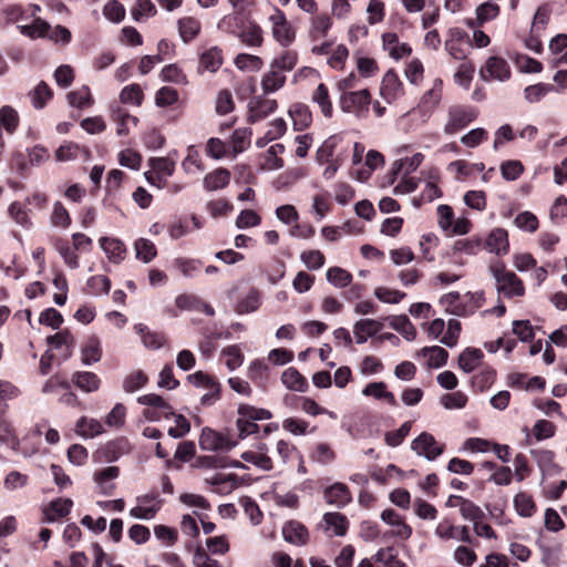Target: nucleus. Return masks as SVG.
<instances>
[{
	"label": "nucleus",
	"instance_id": "nucleus-1",
	"mask_svg": "<svg viewBox=\"0 0 567 567\" xmlns=\"http://www.w3.org/2000/svg\"><path fill=\"white\" fill-rule=\"evenodd\" d=\"M489 274L495 280V288L498 296L512 299L525 295V286L515 272L507 270L503 262L489 265Z\"/></svg>",
	"mask_w": 567,
	"mask_h": 567
},
{
	"label": "nucleus",
	"instance_id": "nucleus-2",
	"mask_svg": "<svg viewBox=\"0 0 567 567\" xmlns=\"http://www.w3.org/2000/svg\"><path fill=\"white\" fill-rule=\"evenodd\" d=\"M238 21L237 16H225L218 23L220 30L235 34L243 43L248 47H261L264 43V31L255 21L243 23L238 30L233 29V24Z\"/></svg>",
	"mask_w": 567,
	"mask_h": 567
},
{
	"label": "nucleus",
	"instance_id": "nucleus-3",
	"mask_svg": "<svg viewBox=\"0 0 567 567\" xmlns=\"http://www.w3.org/2000/svg\"><path fill=\"white\" fill-rule=\"evenodd\" d=\"M371 94L367 89L355 92H342L339 105L342 112L353 114L358 118H365L369 114Z\"/></svg>",
	"mask_w": 567,
	"mask_h": 567
},
{
	"label": "nucleus",
	"instance_id": "nucleus-4",
	"mask_svg": "<svg viewBox=\"0 0 567 567\" xmlns=\"http://www.w3.org/2000/svg\"><path fill=\"white\" fill-rule=\"evenodd\" d=\"M478 116L475 107L470 105H452L447 110V120L443 131L447 135H453L466 127Z\"/></svg>",
	"mask_w": 567,
	"mask_h": 567
},
{
	"label": "nucleus",
	"instance_id": "nucleus-5",
	"mask_svg": "<svg viewBox=\"0 0 567 567\" xmlns=\"http://www.w3.org/2000/svg\"><path fill=\"white\" fill-rule=\"evenodd\" d=\"M268 20L274 40L280 47L288 48L295 41L296 31L287 20L285 13L275 8Z\"/></svg>",
	"mask_w": 567,
	"mask_h": 567
},
{
	"label": "nucleus",
	"instance_id": "nucleus-6",
	"mask_svg": "<svg viewBox=\"0 0 567 567\" xmlns=\"http://www.w3.org/2000/svg\"><path fill=\"white\" fill-rule=\"evenodd\" d=\"M137 402L148 405L152 409L144 411V416L150 421H159L161 419H169L174 415L173 408L158 394L150 393L137 398Z\"/></svg>",
	"mask_w": 567,
	"mask_h": 567
},
{
	"label": "nucleus",
	"instance_id": "nucleus-7",
	"mask_svg": "<svg viewBox=\"0 0 567 567\" xmlns=\"http://www.w3.org/2000/svg\"><path fill=\"white\" fill-rule=\"evenodd\" d=\"M435 536L444 542L454 539L456 542L472 544L473 538L470 534V529L464 525H453L449 519L441 520L435 529Z\"/></svg>",
	"mask_w": 567,
	"mask_h": 567
},
{
	"label": "nucleus",
	"instance_id": "nucleus-8",
	"mask_svg": "<svg viewBox=\"0 0 567 567\" xmlns=\"http://www.w3.org/2000/svg\"><path fill=\"white\" fill-rule=\"evenodd\" d=\"M411 449L417 455L433 461L443 453L444 445L439 443L432 434L423 432L412 441Z\"/></svg>",
	"mask_w": 567,
	"mask_h": 567
},
{
	"label": "nucleus",
	"instance_id": "nucleus-9",
	"mask_svg": "<svg viewBox=\"0 0 567 567\" xmlns=\"http://www.w3.org/2000/svg\"><path fill=\"white\" fill-rule=\"evenodd\" d=\"M135 501L136 506L130 509V515L137 519L150 520L161 508V501L154 493L140 495Z\"/></svg>",
	"mask_w": 567,
	"mask_h": 567
},
{
	"label": "nucleus",
	"instance_id": "nucleus-10",
	"mask_svg": "<svg viewBox=\"0 0 567 567\" xmlns=\"http://www.w3.org/2000/svg\"><path fill=\"white\" fill-rule=\"evenodd\" d=\"M480 75L484 81H507L511 78V68L501 56H489L485 65L481 68Z\"/></svg>",
	"mask_w": 567,
	"mask_h": 567
},
{
	"label": "nucleus",
	"instance_id": "nucleus-11",
	"mask_svg": "<svg viewBox=\"0 0 567 567\" xmlns=\"http://www.w3.org/2000/svg\"><path fill=\"white\" fill-rule=\"evenodd\" d=\"M199 446L204 451H229L236 446V442L209 427H205L199 436Z\"/></svg>",
	"mask_w": 567,
	"mask_h": 567
},
{
	"label": "nucleus",
	"instance_id": "nucleus-12",
	"mask_svg": "<svg viewBox=\"0 0 567 567\" xmlns=\"http://www.w3.org/2000/svg\"><path fill=\"white\" fill-rule=\"evenodd\" d=\"M381 519L391 527L390 535L400 539H409L412 535V527L408 525L403 517L392 508L384 509L381 513Z\"/></svg>",
	"mask_w": 567,
	"mask_h": 567
},
{
	"label": "nucleus",
	"instance_id": "nucleus-13",
	"mask_svg": "<svg viewBox=\"0 0 567 567\" xmlns=\"http://www.w3.org/2000/svg\"><path fill=\"white\" fill-rule=\"evenodd\" d=\"M383 329V323L374 319H361L353 324L357 343L362 344Z\"/></svg>",
	"mask_w": 567,
	"mask_h": 567
},
{
	"label": "nucleus",
	"instance_id": "nucleus-14",
	"mask_svg": "<svg viewBox=\"0 0 567 567\" xmlns=\"http://www.w3.org/2000/svg\"><path fill=\"white\" fill-rule=\"evenodd\" d=\"M382 41L384 50L395 60L409 56L412 52L411 47L405 42H400L399 37L395 33H384Z\"/></svg>",
	"mask_w": 567,
	"mask_h": 567
},
{
	"label": "nucleus",
	"instance_id": "nucleus-15",
	"mask_svg": "<svg viewBox=\"0 0 567 567\" xmlns=\"http://www.w3.org/2000/svg\"><path fill=\"white\" fill-rule=\"evenodd\" d=\"M224 62L223 51L218 47L205 50L199 58L198 71L217 72Z\"/></svg>",
	"mask_w": 567,
	"mask_h": 567
},
{
	"label": "nucleus",
	"instance_id": "nucleus-16",
	"mask_svg": "<svg viewBox=\"0 0 567 567\" xmlns=\"http://www.w3.org/2000/svg\"><path fill=\"white\" fill-rule=\"evenodd\" d=\"M488 251L496 255H505L508 251V234L503 228H494L487 236L485 241Z\"/></svg>",
	"mask_w": 567,
	"mask_h": 567
},
{
	"label": "nucleus",
	"instance_id": "nucleus-17",
	"mask_svg": "<svg viewBox=\"0 0 567 567\" xmlns=\"http://www.w3.org/2000/svg\"><path fill=\"white\" fill-rule=\"evenodd\" d=\"M99 243L110 261L117 264L124 259L126 249L120 239L101 237Z\"/></svg>",
	"mask_w": 567,
	"mask_h": 567
},
{
	"label": "nucleus",
	"instance_id": "nucleus-18",
	"mask_svg": "<svg viewBox=\"0 0 567 567\" xmlns=\"http://www.w3.org/2000/svg\"><path fill=\"white\" fill-rule=\"evenodd\" d=\"M117 466L105 467L94 474V482L97 484L101 493L111 495L115 488L114 480L118 476Z\"/></svg>",
	"mask_w": 567,
	"mask_h": 567
},
{
	"label": "nucleus",
	"instance_id": "nucleus-19",
	"mask_svg": "<svg viewBox=\"0 0 567 567\" xmlns=\"http://www.w3.org/2000/svg\"><path fill=\"white\" fill-rule=\"evenodd\" d=\"M276 109H277L276 100H271V99L252 100L249 103V121L252 123L258 122V121L267 117L272 112H275Z\"/></svg>",
	"mask_w": 567,
	"mask_h": 567
},
{
	"label": "nucleus",
	"instance_id": "nucleus-20",
	"mask_svg": "<svg viewBox=\"0 0 567 567\" xmlns=\"http://www.w3.org/2000/svg\"><path fill=\"white\" fill-rule=\"evenodd\" d=\"M440 303L444 307L445 311L458 317L468 316V310L465 309L464 295L461 296L456 291L445 293L441 297Z\"/></svg>",
	"mask_w": 567,
	"mask_h": 567
},
{
	"label": "nucleus",
	"instance_id": "nucleus-21",
	"mask_svg": "<svg viewBox=\"0 0 567 567\" xmlns=\"http://www.w3.org/2000/svg\"><path fill=\"white\" fill-rule=\"evenodd\" d=\"M230 182V172L226 168L219 167L205 175L203 186L208 192L223 189L228 186Z\"/></svg>",
	"mask_w": 567,
	"mask_h": 567
},
{
	"label": "nucleus",
	"instance_id": "nucleus-22",
	"mask_svg": "<svg viewBox=\"0 0 567 567\" xmlns=\"http://www.w3.org/2000/svg\"><path fill=\"white\" fill-rule=\"evenodd\" d=\"M241 458L248 463L254 464L262 471H270L274 468L271 457L267 454L266 444H259L257 451H247L241 454Z\"/></svg>",
	"mask_w": 567,
	"mask_h": 567
},
{
	"label": "nucleus",
	"instance_id": "nucleus-23",
	"mask_svg": "<svg viewBox=\"0 0 567 567\" xmlns=\"http://www.w3.org/2000/svg\"><path fill=\"white\" fill-rule=\"evenodd\" d=\"M484 354L476 348H466L458 357V367L465 372L471 373L482 367Z\"/></svg>",
	"mask_w": 567,
	"mask_h": 567
},
{
	"label": "nucleus",
	"instance_id": "nucleus-24",
	"mask_svg": "<svg viewBox=\"0 0 567 567\" xmlns=\"http://www.w3.org/2000/svg\"><path fill=\"white\" fill-rule=\"evenodd\" d=\"M281 382L291 391L306 392L308 389L306 378L293 367H290L282 372Z\"/></svg>",
	"mask_w": 567,
	"mask_h": 567
},
{
	"label": "nucleus",
	"instance_id": "nucleus-25",
	"mask_svg": "<svg viewBox=\"0 0 567 567\" xmlns=\"http://www.w3.org/2000/svg\"><path fill=\"white\" fill-rule=\"evenodd\" d=\"M102 358L101 342L96 337H90L81 349V360L84 365L96 363Z\"/></svg>",
	"mask_w": 567,
	"mask_h": 567
},
{
	"label": "nucleus",
	"instance_id": "nucleus-26",
	"mask_svg": "<svg viewBox=\"0 0 567 567\" xmlns=\"http://www.w3.org/2000/svg\"><path fill=\"white\" fill-rule=\"evenodd\" d=\"M289 115L292 120L293 128L297 131H302L312 122V115L309 107L301 103H296L290 106Z\"/></svg>",
	"mask_w": 567,
	"mask_h": 567
},
{
	"label": "nucleus",
	"instance_id": "nucleus-27",
	"mask_svg": "<svg viewBox=\"0 0 567 567\" xmlns=\"http://www.w3.org/2000/svg\"><path fill=\"white\" fill-rule=\"evenodd\" d=\"M324 498L327 503L341 507L351 501V494L344 484L336 483L324 491Z\"/></svg>",
	"mask_w": 567,
	"mask_h": 567
},
{
	"label": "nucleus",
	"instance_id": "nucleus-28",
	"mask_svg": "<svg viewBox=\"0 0 567 567\" xmlns=\"http://www.w3.org/2000/svg\"><path fill=\"white\" fill-rule=\"evenodd\" d=\"M286 542L293 545H305L308 540L307 528L298 522H289L282 528Z\"/></svg>",
	"mask_w": 567,
	"mask_h": 567
},
{
	"label": "nucleus",
	"instance_id": "nucleus-29",
	"mask_svg": "<svg viewBox=\"0 0 567 567\" xmlns=\"http://www.w3.org/2000/svg\"><path fill=\"white\" fill-rule=\"evenodd\" d=\"M75 432L84 439H92L102 434L104 432V427L99 420L82 416L75 424Z\"/></svg>",
	"mask_w": 567,
	"mask_h": 567
},
{
	"label": "nucleus",
	"instance_id": "nucleus-30",
	"mask_svg": "<svg viewBox=\"0 0 567 567\" xmlns=\"http://www.w3.org/2000/svg\"><path fill=\"white\" fill-rule=\"evenodd\" d=\"M285 83V73L269 65V70L262 75L261 89L266 94H269L280 90Z\"/></svg>",
	"mask_w": 567,
	"mask_h": 567
},
{
	"label": "nucleus",
	"instance_id": "nucleus-31",
	"mask_svg": "<svg viewBox=\"0 0 567 567\" xmlns=\"http://www.w3.org/2000/svg\"><path fill=\"white\" fill-rule=\"evenodd\" d=\"M112 118L116 122V134L118 136L127 135L131 131V126H136L138 118L128 114L125 110L116 107L112 111Z\"/></svg>",
	"mask_w": 567,
	"mask_h": 567
},
{
	"label": "nucleus",
	"instance_id": "nucleus-32",
	"mask_svg": "<svg viewBox=\"0 0 567 567\" xmlns=\"http://www.w3.org/2000/svg\"><path fill=\"white\" fill-rule=\"evenodd\" d=\"M298 60L299 56L297 51L284 50L271 60L269 65L286 73L290 72L297 65Z\"/></svg>",
	"mask_w": 567,
	"mask_h": 567
},
{
	"label": "nucleus",
	"instance_id": "nucleus-33",
	"mask_svg": "<svg viewBox=\"0 0 567 567\" xmlns=\"http://www.w3.org/2000/svg\"><path fill=\"white\" fill-rule=\"evenodd\" d=\"M74 384L84 392H95L100 389V378L90 371L75 372L72 377Z\"/></svg>",
	"mask_w": 567,
	"mask_h": 567
},
{
	"label": "nucleus",
	"instance_id": "nucleus-34",
	"mask_svg": "<svg viewBox=\"0 0 567 567\" xmlns=\"http://www.w3.org/2000/svg\"><path fill=\"white\" fill-rule=\"evenodd\" d=\"M420 354L427 359L429 368L435 369L443 367L449 358V352L439 346L425 347L420 351Z\"/></svg>",
	"mask_w": 567,
	"mask_h": 567
},
{
	"label": "nucleus",
	"instance_id": "nucleus-35",
	"mask_svg": "<svg viewBox=\"0 0 567 567\" xmlns=\"http://www.w3.org/2000/svg\"><path fill=\"white\" fill-rule=\"evenodd\" d=\"M177 25L179 35L186 43L195 39L202 29L199 20L193 17H184L179 19Z\"/></svg>",
	"mask_w": 567,
	"mask_h": 567
},
{
	"label": "nucleus",
	"instance_id": "nucleus-36",
	"mask_svg": "<svg viewBox=\"0 0 567 567\" xmlns=\"http://www.w3.org/2000/svg\"><path fill=\"white\" fill-rule=\"evenodd\" d=\"M384 164L383 155L378 151H369L365 155V168L357 172V179L360 182L367 181L372 172Z\"/></svg>",
	"mask_w": 567,
	"mask_h": 567
},
{
	"label": "nucleus",
	"instance_id": "nucleus-37",
	"mask_svg": "<svg viewBox=\"0 0 567 567\" xmlns=\"http://www.w3.org/2000/svg\"><path fill=\"white\" fill-rule=\"evenodd\" d=\"M285 146L282 144H274L271 145L266 154L264 162L260 164L261 169L264 171H276L284 166L282 158L279 157L281 153H284Z\"/></svg>",
	"mask_w": 567,
	"mask_h": 567
},
{
	"label": "nucleus",
	"instance_id": "nucleus-38",
	"mask_svg": "<svg viewBox=\"0 0 567 567\" xmlns=\"http://www.w3.org/2000/svg\"><path fill=\"white\" fill-rule=\"evenodd\" d=\"M131 443L126 437H117L104 446L105 456L109 461H116L122 455L131 452Z\"/></svg>",
	"mask_w": 567,
	"mask_h": 567
},
{
	"label": "nucleus",
	"instance_id": "nucleus-39",
	"mask_svg": "<svg viewBox=\"0 0 567 567\" xmlns=\"http://www.w3.org/2000/svg\"><path fill=\"white\" fill-rule=\"evenodd\" d=\"M331 27L332 20L328 14H318L311 18L309 32L313 40H319L327 35Z\"/></svg>",
	"mask_w": 567,
	"mask_h": 567
},
{
	"label": "nucleus",
	"instance_id": "nucleus-40",
	"mask_svg": "<svg viewBox=\"0 0 567 567\" xmlns=\"http://www.w3.org/2000/svg\"><path fill=\"white\" fill-rule=\"evenodd\" d=\"M326 529L333 536H343L347 532L348 520L339 513H327L323 516Z\"/></svg>",
	"mask_w": 567,
	"mask_h": 567
},
{
	"label": "nucleus",
	"instance_id": "nucleus-41",
	"mask_svg": "<svg viewBox=\"0 0 567 567\" xmlns=\"http://www.w3.org/2000/svg\"><path fill=\"white\" fill-rule=\"evenodd\" d=\"M47 341L56 349L64 348V358H69L72 354L74 338L68 330L48 337Z\"/></svg>",
	"mask_w": 567,
	"mask_h": 567
},
{
	"label": "nucleus",
	"instance_id": "nucleus-42",
	"mask_svg": "<svg viewBox=\"0 0 567 567\" xmlns=\"http://www.w3.org/2000/svg\"><path fill=\"white\" fill-rule=\"evenodd\" d=\"M134 330L137 334L141 336L142 342L146 348L158 349L162 347L164 342V337L162 334L150 331L148 328L143 323L135 324Z\"/></svg>",
	"mask_w": 567,
	"mask_h": 567
},
{
	"label": "nucleus",
	"instance_id": "nucleus-43",
	"mask_svg": "<svg viewBox=\"0 0 567 567\" xmlns=\"http://www.w3.org/2000/svg\"><path fill=\"white\" fill-rule=\"evenodd\" d=\"M234 62L237 69L249 72H258L264 66V61L260 56L248 53L238 54Z\"/></svg>",
	"mask_w": 567,
	"mask_h": 567
},
{
	"label": "nucleus",
	"instance_id": "nucleus-44",
	"mask_svg": "<svg viewBox=\"0 0 567 567\" xmlns=\"http://www.w3.org/2000/svg\"><path fill=\"white\" fill-rule=\"evenodd\" d=\"M328 282L337 288H344L352 281V275L341 267H330L326 272Z\"/></svg>",
	"mask_w": 567,
	"mask_h": 567
},
{
	"label": "nucleus",
	"instance_id": "nucleus-45",
	"mask_svg": "<svg viewBox=\"0 0 567 567\" xmlns=\"http://www.w3.org/2000/svg\"><path fill=\"white\" fill-rule=\"evenodd\" d=\"M390 326L409 341L414 340L416 337V330L406 316L391 317Z\"/></svg>",
	"mask_w": 567,
	"mask_h": 567
},
{
	"label": "nucleus",
	"instance_id": "nucleus-46",
	"mask_svg": "<svg viewBox=\"0 0 567 567\" xmlns=\"http://www.w3.org/2000/svg\"><path fill=\"white\" fill-rule=\"evenodd\" d=\"M312 101L320 106L321 112L326 117H330L332 115V104L330 101L329 91L323 83H320L315 90L312 94Z\"/></svg>",
	"mask_w": 567,
	"mask_h": 567
},
{
	"label": "nucleus",
	"instance_id": "nucleus-47",
	"mask_svg": "<svg viewBox=\"0 0 567 567\" xmlns=\"http://www.w3.org/2000/svg\"><path fill=\"white\" fill-rule=\"evenodd\" d=\"M495 371L491 367H481L478 373L472 378V384L478 391L487 390L495 381Z\"/></svg>",
	"mask_w": 567,
	"mask_h": 567
},
{
	"label": "nucleus",
	"instance_id": "nucleus-48",
	"mask_svg": "<svg viewBox=\"0 0 567 567\" xmlns=\"http://www.w3.org/2000/svg\"><path fill=\"white\" fill-rule=\"evenodd\" d=\"M423 161V155L417 153V154H414L412 157L410 158H404V159H399V161H395L392 165V168H391V183L394 182L395 177L398 176V174L402 171V168L408 165V168H406V174L415 171L420 164L422 163Z\"/></svg>",
	"mask_w": 567,
	"mask_h": 567
},
{
	"label": "nucleus",
	"instance_id": "nucleus-49",
	"mask_svg": "<svg viewBox=\"0 0 567 567\" xmlns=\"http://www.w3.org/2000/svg\"><path fill=\"white\" fill-rule=\"evenodd\" d=\"M374 559L384 567H408L404 561L398 558L393 547L380 548L375 553Z\"/></svg>",
	"mask_w": 567,
	"mask_h": 567
},
{
	"label": "nucleus",
	"instance_id": "nucleus-50",
	"mask_svg": "<svg viewBox=\"0 0 567 567\" xmlns=\"http://www.w3.org/2000/svg\"><path fill=\"white\" fill-rule=\"evenodd\" d=\"M148 381L147 375L143 371H133L127 374L123 380V390L126 393H133L146 385Z\"/></svg>",
	"mask_w": 567,
	"mask_h": 567
},
{
	"label": "nucleus",
	"instance_id": "nucleus-51",
	"mask_svg": "<svg viewBox=\"0 0 567 567\" xmlns=\"http://www.w3.org/2000/svg\"><path fill=\"white\" fill-rule=\"evenodd\" d=\"M514 506L523 517H530L536 508L533 497L525 492H520L514 497Z\"/></svg>",
	"mask_w": 567,
	"mask_h": 567
},
{
	"label": "nucleus",
	"instance_id": "nucleus-52",
	"mask_svg": "<svg viewBox=\"0 0 567 567\" xmlns=\"http://www.w3.org/2000/svg\"><path fill=\"white\" fill-rule=\"evenodd\" d=\"M19 29L23 35L35 39L47 37L50 31V24L44 20L37 18L31 24L20 25Z\"/></svg>",
	"mask_w": 567,
	"mask_h": 567
},
{
	"label": "nucleus",
	"instance_id": "nucleus-53",
	"mask_svg": "<svg viewBox=\"0 0 567 567\" xmlns=\"http://www.w3.org/2000/svg\"><path fill=\"white\" fill-rule=\"evenodd\" d=\"M31 103L35 109H43L49 100L52 99V91L45 82H40L32 92H30Z\"/></svg>",
	"mask_w": 567,
	"mask_h": 567
},
{
	"label": "nucleus",
	"instance_id": "nucleus-54",
	"mask_svg": "<svg viewBox=\"0 0 567 567\" xmlns=\"http://www.w3.org/2000/svg\"><path fill=\"white\" fill-rule=\"evenodd\" d=\"M68 101L72 106L85 109L92 105L93 99L90 89L82 86L79 90L72 91L68 94Z\"/></svg>",
	"mask_w": 567,
	"mask_h": 567
},
{
	"label": "nucleus",
	"instance_id": "nucleus-55",
	"mask_svg": "<svg viewBox=\"0 0 567 567\" xmlns=\"http://www.w3.org/2000/svg\"><path fill=\"white\" fill-rule=\"evenodd\" d=\"M72 504L73 503L70 498H59L53 501L50 504L49 509L47 511L48 519L55 520L58 518L66 516L70 513Z\"/></svg>",
	"mask_w": 567,
	"mask_h": 567
},
{
	"label": "nucleus",
	"instance_id": "nucleus-56",
	"mask_svg": "<svg viewBox=\"0 0 567 567\" xmlns=\"http://www.w3.org/2000/svg\"><path fill=\"white\" fill-rule=\"evenodd\" d=\"M300 260L307 269L318 270L324 265L326 257L320 250L312 249L302 251Z\"/></svg>",
	"mask_w": 567,
	"mask_h": 567
},
{
	"label": "nucleus",
	"instance_id": "nucleus-57",
	"mask_svg": "<svg viewBox=\"0 0 567 567\" xmlns=\"http://www.w3.org/2000/svg\"><path fill=\"white\" fill-rule=\"evenodd\" d=\"M250 135L251 132L248 128H238L234 131L230 138L233 156H236L248 147Z\"/></svg>",
	"mask_w": 567,
	"mask_h": 567
},
{
	"label": "nucleus",
	"instance_id": "nucleus-58",
	"mask_svg": "<svg viewBox=\"0 0 567 567\" xmlns=\"http://www.w3.org/2000/svg\"><path fill=\"white\" fill-rule=\"evenodd\" d=\"M404 75L410 83L420 84L424 75L423 63L416 58L412 59L405 65Z\"/></svg>",
	"mask_w": 567,
	"mask_h": 567
},
{
	"label": "nucleus",
	"instance_id": "nucleus-59",
	"mask_svg": "<svg viewBox=\"0 0 567 567\" xmlns=\"http://www.w3.org/2000/svg\"><path fill=\"white\" fill-rule=\"evenodd\" d=\"M401 89V82L398 75L389 71L382 80L381 93L388 99H394Z\"/></svg>",
	"mask_w": 567,
	"mask_h": 567
},
{
	"label": "nucleus",
	"instance_id": "nucleus-60",
	"mask_svg": "<svg viewBox=\"0 0 567 567\" xmlns=\"http://www.w3.org/2000/svg\"><path fill=\"white\" fill-rule=\"evenodd\" d=\"M182 167L186 174H194L196 171L202 172L204 169L199 154L194 146L187 148V154L182 162Z\"/></svg>",
	"mask_w": 567,
	"mask_h": 567
},
{
	"label": "nucleus",
	"instance_id": "nucleus-61",
	"mask_svg": "<svg viewBox=\"0 0 567 567\" xmlns=\"http://www.w3.org/2000/svg\"><path fill=\"white\" fill-rule=\"evenodd\" d=\"M443 82L441 79H435L432 86L424 93L422 103L429 109H433L439 105L442 97Z\"/></svg>",
	"mask_w": 567,
	"mask_h": 567
},
{
	"label": "nucleus",
	"instance_id": "nucleus-62",
	"mask_svg": "<svg viewBox=\"0 0 567 567\" xmlns=\"http://www.w3.org/2000/svg\"><path fill=\"white\" fill-rule=\"evenodd\" d=\"M135 251L136 257L144 262H150L156 256V247L155 245L145 238H140L135 241Z\"/></svg>",
	"mask_w": 567,
	"mask_h": 567
},
{
	"label": "nucleus",
	"instance_id": "nucleus-63",
	"mask_svg": "<svg viewBox=\"0 0 567 567\" xmlns=\"http://www.w3.org/2000/svg\"><path fill=\"white\" fill-rule=\"evenodd\" d=\"M120 100L122 103L133 104L140 106L143 101V92L138 84H131L125 87L120 93Z\"/></svg>",
	"mask_w": 567,
	"mask_h": 567
},
{
	"label": "nucleus",
	"instance_id": "nucleus-64",
	"mask_svg": "<svg viewBox=\"0 0 567 567\" xmlns=\"http://www.w3.org/2000/svg\"><path fill=\"white\" fill-rule=\"evenodd\" d=\"M0 124L8 133H13L19 124V115L11 106H3L0 110Z\"/></svg>",
	"mask_w": 567,
	"mask_h": 567
}]
</instances>
